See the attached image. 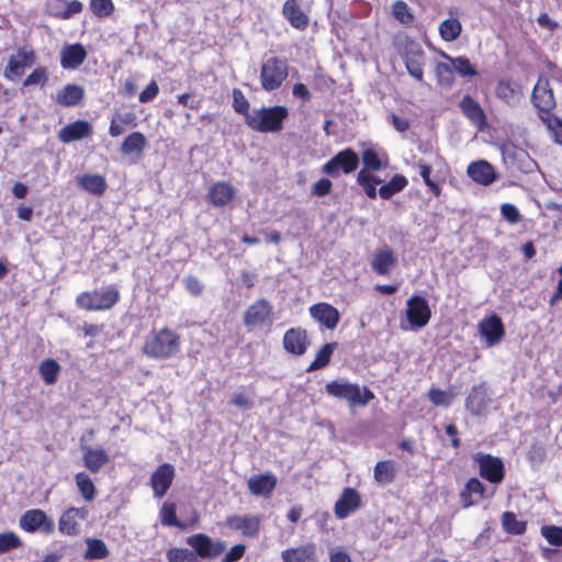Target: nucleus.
I'll return each mask as SVG.
<instances>
[{
    "instance_id": "obj_60",
    "label": "nucleus",
    "mask_w": 562,
    "mask_h": 562,
    "mask_svg": "<svg viewBox=\"0 0 562 562\" xmlns=\"http://www.w3.org/2000/svg\"><path fill=\"white\" fill-rule=\"evenodd\" d=\"M357 183L362 188L366 195L370 199H375L379 191L376 190V187L370 182L369 180V172L366 171H358L356 177Z\"/></svg>"
},
{
    "instance_id": "obj_4",
    "label": "nucleus",
    "mask_w": 562,
    "mask_h": 562,
    "mask_svg": "<svg viewBox=\"0 0 562 562\" xmlns=\"http://www.w3.org/2000/svg\"><path fill=\"white\" fill-rule=\"evenodd\" d=\"M288 116L289 110L283 105L263 106L254 111V116L247 120V126L259 133H278Z\"/></svg>"
},
{
    "instance_id": "obj_25",
    "label": "nucleus",
    "mask_w": 562,
    "mask_h": 562,
    "mask_svg": "<svg viewBox=\"0 0 562 562\" xmlns=\"http://www.w3.org/2000/svg\"><path fill=\"white\" fill-rule=\"evenodd\" d=\"M82 10L83 4L79 0H52L47 3V13L60 20H69Z\"/></svg>"
},
{
    "instance_id": "obj_29",
    "label": "nucleus",
    "mask_w": 562,
    "mask_h": 562,
    "mask_svg": "<svg viewBox=\"0 0 562 562\" xmlns=\"http://www.w3.org/2000/svg\"><path fill=\"white\" fill-rule=\"evenodd\" d=\"M467 173L474 182L482 186H490L497 178L493 166L486 160L471 162L468 166Z\"/></svg>"
},
{
    "instance_id": "obj_19",
    "label": "nucleus",
    "mask_w": 562,
    "mask_h": 562,
    "mask_svg": "<svg viewBox=\"0 0 562 562\" xmlns=\"http://www.w3.org/2000/svg\"><path fill=\"white\" fill-rule=\"evenodd\" d=\"M225 525L229 529L240 531L244 537L257 538L259 536L260 518L256 515H231L226 517Z\"/></svg>"
},
{
    "instance_id": "obj_42",
    "label": "nucleus",
    "mask_w": 562,
    "mask_h": 562,
    "mask_svg": "<svg viewBox=\"0 0 562 562\" xmlns=\"http://www.w3.org/2000/svg\"><path fill=\"white\" fill-rule=\"evenodd\" d=\"M501 521L503 529L509 535L520 536L527 530V521L518 520L513 512H504Z\"/></svg>"
},
{
    "instance_id": "obj_14",
    "label": "nucleus",
    "mask_w": 562,
    "mask_h": 562,
    "mask_svg": "<svg viewBox=\"0 0 562 562\" xmlns=\"http://www.w3.org/2000/svg\"><path fill=\"white\" fill-rule=\"evenodd\" d=\"M273 316V307L266 299H258L248 306L244 314V325L246 327H256L270 322Z\"/></svg>"
},
{
    "instance_id": "obj_16",
    "label": "nucleus",
    "mask_w": 562,
    "mask_h": 562,
    "mask_svg": "<svg viewBox=\"0 0 562 562\" xmlns=\"http://www.w3.org/2000/svg\"><path fill=\"white\" fill-rule=\"evenodd\" d=\"M88 509L85 507H69L63 512L58 519V530L61 535L75 537L78 536L79 522L88 517Z\"/></svg>"
},
{
    "instance_id": "obj_11",
    "label": "nucleus",
    "mask_w": 562,
    "mask_h": 562,
    "mask_svg": "<svg viewBox=\"0 0 562 562\" xmlns=\"http://www.w3.org/2000/svg\"><path fill=\"white\" fill-rule=\"evenodd\" d=\"M406 305V318L411 327L416 329L425 327L431 317L427 300L420 295H413L407 300Z\"/></svg>"
},
{
    "instance_id": "obj_3",
    "label": "nucleus",
    "mask_w": 562,
    "mask_h": 562,
    "mask_svg": "<svg viewBox=\"0 0 562 562\" xmlns=\"http://www.w3.org/2000/svg\"><path fill=\"white\" fill-rule=\"evenodd\" d=\"M531 102L538 110L539 119L550 132L562 124V119L552 113L557 103L548 78L539 77L532 90Z\"/></svg>"
},
{
    "instance_id": "obj_22",
    "label": "nucleus",
    "mask_w": 562,
    "mask_h": 562,
    "mask_svg": "<svg viewBox=\"0 0 562 562\" xmlns=\"http://www.w3.org/2000/svg\"><path fill=\"white\" fill-rule=\"evenodd\" d=\"M93 133L92 124L86 120H77L65 125L58 131V139L64 144L81 140L91 136Z\"/></svg>"
},
{
    "instance_id": "obj_17",
    "label": "nucleus",
    "mask_w": 562,
    "mask_h": 562,
    "mask_svg": "<svg viewBox=\"0 0 562 562\" xmlns=\"http://www.w3.org/2000/svg\"><path fill=\"white\" fill-rule=\"evenodd\" d=\"M175 475V467L171 463H162L154 471L150 476V486L156 497L161 498L167 494Z\"/></svg>"
},
{
    "instance_id": "obj_48",
    "label": "nucleus",
    "mask_w": 562,
    "mask_h": 562,
    "mask_svg": "<svg viewBox=\"0 0 562 562\" xmlns=\"http://www.w3.org/2000/svg\"><path fill=\"white\" fill-rule=\"evenodd\" d=\"M87 550L85 552L86 560H100L109 555L106 544L100 539H87Z\"/></svg>"
},
{
    "instance_id": "obj_54",
    "label": "nucleus",
    "mask_w": 562,
    "mask_h": 562,
    "mask_svg": "<svg viewBox=\"0 0 562 562\" xmlns=\"http://www.w3.org/2000/svg\"><path fill=\"white\" fill-rule=\"evenodd\" d=\"M22 544L21 538L15 532L5 531L0 533V554L19 549Z\"/></svg>"
},
{
    "instance_id": "obj_39",
    "label": "nucleus",
    "mask_w": 562,
    "mask_h": 562,
    "mask_svg": "<svg viewBox=\"0 0 562 562\" xmlns=\"http://www.w3.org/2000/svg\"><path fill=\"white\" fill-rule=\"evenodd\" d=\"M147 145V139L142 132L135 131L128 134L121 144L124 155L140 154Z\"/></svg>"
},
{
    "instance_id": "obj_53",
    "label": "nucleus",
    "mask_w": 562,
    "mask_h": 562,
    "mask_svg": "<svg viewBox=\"0 0 562 562\" xmlns=\"http://www.w3.org/2000/svg\"><path fill=\"white\" fill-rule=\"evenodd\" d=\"M233 108L238 114H241L244 116L246 124L247 120L254 116V112L250 113L249 111V101L246 99L243 91L239 89L233 90Z\"/></svg>"
},
{
    "instance_id": "obj_30",
    "label": "nucleus",
    "mask_w": 562,
    "mask_h": 562,
    "mask_svg": "<svg viewBox=\"0 0 562 562\" xmlns=\"http://www.w3.org/2000/svg\"><path fill=\"white\" fill-rule=\"evenodd\" d=\"M87 58V52L80 43L66 45L60 52V66L64 69H77Z\"/></svg>"
},
{
    "instance_id": "obj_10",
    "label": "nucleus",
    "mask_w": 562,
    "mask_h": 562,
    "mask_svg": "<svg viewBox=\"0 0 562 562\" xmlns=\"http://www.w3.org/2000/svg\"><path fill=\"white\" fill-rule=\"evenodd\" d=\"M474 461L482 479L492 484H499L505 479V465L501 458L488 453H477Z\"/></svg>"
},
{
    "instance_id": "obj_21",
    "label": "nucleus",
    "mask_w": 562,
    "mask_h": 562,
    "mask_svg": "<svg viewBox=\"0 0 562 562\" xmlns=\"http://www.w3.org/2000/svg\"><path fill=\"white\" fill-rule=\"evenodd\" d=\"M310 315L327 329H335L339 323L340 314L338 310L329 303L319 302L310 307Z\"/></svg>"
},
{
    "instance_id": "obj_62",
    "label": "nucleus",
    "mask_w": 562,
    "mask_h": 562,
    "mask_svg": "<svg viewBox=\"0 0 562 562\" xmlns=\"http://www.w3.org/2000/svg\"><path fill=\"white\" fill-rule=\"evenodd\" d=\"M333 183L327 178H321L312 187V193L316 196H325L330 193Z\"/></svg>"
},
{
    "instance_id": "obj_23",
    "label": "nucleus",
    "mask_w": 562,
    "mask_h": 562,
    "mask_svg": "<svg viewBox=\"0 0 562 562\" xmlns=\"http://www.w3.org/2000/svg\"><path fill=\"white\" fill-rule=\"evenodd\" d=\"M277 476L273 473L267 472L251 475L247 485L252 495L268 498L277 487Z\"/></svg>"
},
{
    "instance_id": "obj_52",
    "label": "nucleus",
    "mask_w": 562,
    "mask_h": 562,
    "mask_svg": "<svg viewBox=\"0 0 562 562\" xmlns=\"http://www.w3.org/2000/svg\"><path fill=\"white\" fill-rule=\"evenodd\" d=\"M393 16L404 25H412L415 18L408 4L403 0H396L392 4Z\"/></svg>"
},
{
    "instance_id": "obj_18",
    "label": "nucleus",
    "mask_w": 562,
    "mask_h": 562,
    "mask_svg": "<svg viewBox=\"0 0 562 562\" xmlns=\"http://www.w3.org/2000/svg\"><path fill=\"white\" fill-rule=\"evenodd\" d=\"M283 348L288 353L293 356H303L308 347L310 340L305 329L301 327H293L288 329L283 336Z\"/></svg>"
},
{
    "instance_id": "obj_38",
    "label": "nucleus",
    "mask_w": 562,
    "mask_h": 562,
    "mask_svg": "<svg viewBox=\"0 0 562 562\" xmlns=\"http://www.w3.org/2000/svg\"><path fill=\"white\" fill-rule=\"evenodd\" d=\"M137 125V119L134 113H116L112 116L110 126H109V134L112 137H117L124 133V127H135Z\"/></svg>"
},
{
    "instance_id": "obj_24",
    "label": "nucleus",
    "mask_w": 562,
    "mask_h": 562,
    "mask_svg": "<svg viewBox=\"0 0 562 562\" xmlns=\"http://www.w3.org/2000/svg\"><path fill=\"white\" fill-rule=\"evenodd\" d=\"M282 15L297 31H305L310 25V18L297 0H285L282 5Z\"/></svg>"
},
{
    "instance_id": "obj_32",
    "label": "nucleus",
    "mask_w": 562,
    "mask_h": 562,
    "mask_svg": "<svg viewBox=\"0 0 562 562\" xmlns=\"http://www.w3.org/2000/svg\"><path fill=\"white\" fill-rule=\"evenodd\" d=\"M315 555L316 546L313 542L288 548L281 552L283 562H315Z\"/></svg>"
},
{
    "instance_id": "obj_33",
    "label": "nucleus",
    "mask_w": 562,
    "mask_h": 562,
    "mask_svg": "<svg viewBox=\"0 0 562 562\" xmlns=\"http://www.w3.org/2000/svg\"><path fill=\"white\" fill-rule=\"evenodd\" d=\"M459 106L464 116L468 117L477 127L482 128L486 124V115L482 106L471 95H464L461 99Z\"/></svg>"
},
{
    "instance_id": "obj_63",
    "label": "nucleus",
    "mask_w": 562,
    "mask_h": 562,
    "mask_svg": "<svg viewBox=\"0 0 562 562\" xmlns=\"http://www.w3.org/2000/svg\"><path fill=\"white\" fill-rule=\"evenodd\" d=\"M159 93V87L155 80L150 81L148 86L139 93V102L147 103L154 100Z\"/></svg>"
},
{
    "instance_id": "obj_1",
    "label": "nucleus",
    "mask_w": 562,
    "mask_h": 562,
    "mask_svg": "<svg viewBox=\"0 0 562 562\" xmlns=\"http://www.w3.org/2000/svg\"><path fill=\"white\" fill-rule=\"evenodd\" d=\"M186 542L193 550L172 547L166 552L168 562H199V558L214 560L226 549V543L223 540L213 541L210 536L202 532L188 537Z\"/></svg>"
},
{
    "instance_id": "obj_20",
    "label": "nucleus",
    "mask_w": 562,
    "mask_h": 562,
    "mask_svg": "<svg viewBox=\"0 0 562 562\" xmlns=\"http://www.w3.org/2000/svg\"><path fill=\"white\" fill-rule=\"evenodd\" d=\"M479 330L488 346L497 345L505 336L504 324L496 314L483 318L479 324Z\"/></svg>"
},
{
    "instance_id": "obj_61",
    "label": "nucleus",
    "mask_w": 562,
    "mask_h": 562,
    "mask_svg": "<svg viewBox=\"0 0 562 562\" xmlns=\"http://www.w3.org/2000/svg\"><path fill=\"white\" fill-rule=\"evenodd\" d=\"M501 214L509 224H517L521 221V214L519 210L512 203L502 204Z\"/></svg>"
},
{
    "instance_id": "obj_8",
    "label": "nucleus",
    "mask_w": 562,
    "mask_h": 562,
    "mask_svg": "<svg viewBox=\"0 0 562 562\" xmlns=\"http://www.w3.org/2000/svg\"><path fill=\"white\" fill-rule=\"evenodd\" d=\"M359 156L352 148H345L334 155L322 167V172L328 177L337 178L340 173L349 175L359 167Z\"/></svg>"
},
{
    "instance_id": "obj_43",
    "label": "nucleus",
    "mask_w": 562,
    "mask_h": 562,
    "mask_svg": "<svg viewBox=\"0 0 562 562\" xmlns=\"http://www.w3.org/2000/svg\"><path fill=\"white\" fill-rule=\"evenodd\" d=\"M440 55L452 64L453 70H456L461 77H475L479 75L477 70L467 56L452 58L445 52H441Z\"/></svg>"
},
{
    "instance_id": "obj_40",
    "label": "nucleus",
    "mask_w": 562,
    "mask_h": 562,
    "mask_svg": "<svg viewBox=\"0 0 562 562\" xmlns=\"http://www.w3.org/2000/svg\"><path fill=\"white\" fill-rule=\"evenodd\" d=\"M337 348V342H326L317 351L315 359L306 368V372H313L327 367L331 360V356Z\"/></svg>"
},
{
    "instance_id": "obj_27",
    "label": "nucleus",
    "mask_w": 562,
    "mask_h": 562,
    "mask_svg": "<svg viewBox=\"0 0 562 562\" xmlns=\"http://www.w3.org/2000/svg\"><path fill=\"white\" fill-rule=\"evenodd\" d=\"M85 99L83 87L76 83H66L57 90L54 101L65 108H74L79 105Z\"/></svg>"
},
{
    "instance_id": "obj_7",
    "label": "nucleus",
    "mask_w": 562,
    "mask_h": 562,
    "mask_svg": "<svg viewBox=\"0 0 562 562\" xmlns=\"http://www.w3.org/2000/svg\"><path fill=\"white\" fill-rule=\"evenodd\" d=\"M325 390L330 396L347 400L352 406H366L374 398V394L369 389L361 390L358 384L348 382L330 381L326 384Z\"/></svg>"
},
{
    "instance_id": "obj_59",
    "label": "nucleus",
    "mask_w": 562,
    "mask_h": 562,
    "mask_svg": "<svg viewBox=\"0 0 562 562\" xmlns=\"http://www.w3.org/2000/svg\"><path fill=\"white\" fill-rule=\"evenodd\" d=\"M453 395L438 387H431L428 391L429 401L436 406H448Z\"/></svg>"
},
{
    "instance_id": "obj_51",
    "label": "nucleus",
    "mask_w": 562,
    "mask_h": 562,
    "mask_svg": "<svg viewBox=\"0 0 562 562\" xmlns=\"http://www.w3.org/2000/svg\"><path fill=\"white\" fill-rule=\"evenodd\" d=\"M417 168H418L420 177L424 180V183L427 186L429 191L434 194V196L440 198V195L442 193V189L438 182H436L435 180L431 179V166H429L428 164H426L424 161H419L417 164Z\"/></svg>"
},
{
    "instance_id": "obj_9",
    "label": "nucleus",
    "mask_w": 562,
    "mask_h": 562,
    "mask_svg": "<svg viewBox=\"0 0 562 562\" xmlns=\"http://www.w3.org/2000/svg\"><path fill=\"white\" fill-rule=\"evenodd\" d=\"M20 528L27 533H35L37 531L43 535L49 536L55 531V522L45 510L40 508H32L25 510L19 519Z\"/></svg>"
},
{
    "instance_id": "obj_15",
    "label": "nucleus",
    "mask_w": 562,
    "mask_h": 562,
    "mask_svg": "<svg viewBox=\"0 0 562 562\" xmlns=\"http://www.w3.org/2000/svg\"><path fill=\"white\" fill-rule=\"evenodd\" d=\"M35 59L36 55L32 48H19L16 55L9 58L3 76L9 80L21 77L23 69L31 67L35 63Z\"/></svg>"
},
{
    "instance_id": "obj_58",
    "label": "nucleus",
    "mask_w": 562,
    "mask_h": 562,
    "mask_svg": "<svg viewBox=\"0 0 562 562\" xmlns=\"http://www.w3.org/2000/svg\"><path fill=\"white\" fill-rule=\"evenodd\" d=\"M541 535L551 546L562 547V527L543 526L541 527Z\"/></svg>"
},
{
    "instance_id": "obj_64",
    "label": "nucleus",
    "mask_w": 562,
    "mask_h": 562,
    "mask_svg": "<svg viewBox=\"0 0 562 562\" xmlns=\"http://www.w3.org/2000/svg\"><path fill=\"white\" fill-rule=\"evenodd\" d=\"M245 551H246V547L244 544H241V543L235 544L224 555L222 562H237L244 557Z\"/></svg>"
},
{
    "instance_id": "obj_36",
    "label": "nucleus",
    "mask_w": 562,
    "mask_h": 562,
    "mask_svg": "<svg viewBox=\"0 0 562 562\" xmlns=\"http://www.w3.org/2000/svg\"><path fill=\"white\" fill-rule=\"evenodd\" d=\"M78 184L87 192L100 196L106 188V180L102 175L85 173L78 178Z\"/></svg>"
},
{
    "instance_id": "obj_41",
    "label": "nucleus",
    "mask_w": 562,
    "mask_h": 562,
    "mask_svg": "<svg viewBox=\"0 0 562 562\" xmlns=\"http://www.w3.org/2000/svg\"><path fill=\"white\" fill-rule=\"evenodd\" d=\"M408 184V181L405 176L396 173L394 175L389 182L382 184L379 189V195L383 200L391 199L394 194L403 191Z\"/></svg>"
},
{
    "instance_id": "obj_57",
    "label": "nucleus",
    "mask_w": 562,
    "mask_h": 562,
    "mask_svg": "<svg viewBox=\"0 0 562 562\" xmlns=\"http://www.w3.org/2000/svg\"><path fill=\"white\" fill-rule=\"evenodd\" d=\"M48 81L47 69L44 66H38L32 70V72L24 79L23 86L41 85L45 86Z\"/></svg>"
},
{
    "instance_id": "obj_46",
    "label": "nucleus",
    "mask_w": 562,
    "mask_h": 562,
    "mask_svg": "<svg viewBox=\"0 0 562 562\" xmlns=\"http://www.w3.org/2000/svg\"><path fill=\"white\" fill-rule=\"evenodd\" d=\"M38 371L44 383L46 385H53L58 379L60 366L56 360L47 358L40 363Z\"/></svg>"
},
{
    "instance_id": "obj_56",
    "label": "nucleus",
    "mask_w": 562,
    "mask_h": 562,
    "mask_svg": "<svg viewBox=\"0 0 562 562\" xmlns=\"http://www.w3.org/2000/svg\"><path fill=\"white\" fill-rule=\"evenodd\" d=\"M496 97L507 103L512 102L516 97V89L510 80H499L496 89Z\"/></svg>"
},
{
    "instance_id": "obj_49",
    "label": "nucleus",
    "mask_w": 562,
    "mask_h": 562,
    "mask_svg": "<svg viewBox=\"0 0 562 562\" xmlns=\"http://www.w3.org/2000/svg\"><path fill=\"white\" fill-rule=\"evenodd\" d=\"M160 521L164 526L184 528L177 517V507L175 503H164L160 509Z\"/></svg>"
},
{
    "instance_id": "obj_44",
    "label": "nucleus",
    "mask_w": 562,
    "mask_h": 562,
    "mask_svg": "<svg viewBox=\"0 0 562 562\" xmlns=\"http://www.w3.org/2000/svg\"><path fill=\"white\" fill-rule=\"evenodd\" d=\"M462 32L461 22L457 18H449L439 24V34L445 42L456 41Z\"/></svg>"
},
{
    "instance_id": "obj_2",
    "label": "nucleus",
    "mask_w": 562,
    "mask_h": 562,
    "mask_svg": "<svg viewBox=\"0 0 562 562\" xmlns=\"http://www.w3.org/2000/svg\"><path fill=\"white\" fill-rule=\"evenodd\" d=\"M181 348V338L175 330L164 327L151 330L144 341L142 351L151 359H169L175 357Z\"/></svg>"
},
{
    "instance_id": "obj_26",
    "label": "nucleus",
    "mask_w": 562,
    "mask_h": 562,
    "mask_svg": "<svg viewBox=\"0 0 562 562\" xmlns=\"http://www.w3.org/2000/svg\"><path fill=\"white\" fill-rule=\"evenodd\" d=\"M486 497V487L477 477H470L460 492V501L464 508L474 506Z\"/></svg>"
},
{
    "instance_id": "obj_31",
    "label": "nucleus",
    "mask_w": 562,
    "mask_h": 562,
    "mask_svg": "<svg viewBox=\"0 0 562 562\" xmlns=\"http://www.w3.org/2000/svg\"><path fill=\"white\" fill-rule=\"evenodd\" d=\"M396 262L397 258L394 251L385 247L374 251L371 259V268L376 274L387 276Z\"/></svg>"
},
{
    "instance_id": "obj_45",
    "label": "nucleus",
    "mask_w": 562,
    "mask_h": 562,
    "mask_svg": "<svg viewBox=\"0 0 562 562\" xmlns=\"http://www.w3.org/2000/svg\"><path fill=\"white\" fill-rule=\"evenodd\" d=\"M373 475L374 480L380 484H389L393 482L396 475L394 462L390 460L376 462Z\"/></svg>"
},
{
    "instance_id": "obj_35",
    "label": "nucleus",
    "mask_w": 562,
    "mask_h": 562,
    "mask_svg": "<svg viewBox=\"0 0 562 562\" xmlns=\"http://www.w3.org/2000/svg\"><path fill=\"white\" fill-rule=\"evenodd\" d=\"M487 405V393L484 384L473 385L465 400V408L472 415H481Z\"/></svg>"
},
{
    "instance_id": "obj_5",
    "label": "nucleus",
    "mask_w": 562,
    "mask_h": 562,
    "mask_svg": "<svg viewBox=\"0 0 562 562\" xmlns=\"http://www.w3.org/2000/svg\"><path fill=\"white\" fill-rule=\"evenodd\" d=\"M121 294L115 285H110L103 291H83L76 296L78 308L87 312L109 311L120 301Z\"/></svg>"
},
{
    "instance_id": "obj_50",
    "label": "nucleus",
    "mask_w": 562,
    "mask_h": 562,
    "mask_svg": "<svg viewBox=\"0 0 562 562\" xmlns=\"http://www.w3.org/2000/svg\"><path fill=\"white\" fill-rule=\"evenodd\" d=\"M89 8L93 15L100 20L110 18L115 11L112 0H90Z\"/></svg>"
},
{
    "instance_id": "obj_6",
    "label": "nucleus",
    "mask_w": 562,
    "mask_h": 562,
    "mask_svg": "<svg viewBox=\"0 0 562 562\" xmlns=\"http://www.w3.org/2000/svg\"><path fill=\"white\" fill-rule=\"evenodd\" d=\"M289 76V65L285 58L278 56L269 57L260 68L261 88L271 92L282 87Z\"/></svg>"
},
{
    "instance_id": "obj_55",
    "label": "nucleus",
    "mask_w": 562,
    "mask_h": 562,
    "mask_svg": "<svg viewBox=\"0 0 562 562\" xmlns=\"http://www.w3.org/2000/svg\"><path fill=\"white\" fill-rule=\"evenodd\" d=\"M435 75L438 83L450 87L453 83V66L448 63H437Z\"/></svg>"
},
{
    "instance_id": "obj_13",
    "label": "nucleus",
    "mask_w": 562,
    "mask_h": 562,
    "mask_svg": "<svg viewBox=\"0 0 562 562\" xmlns=\"http://www.w3.org/2000/svg\"><path fill=\"white\" fill-rule=\"evenodd\" d=\"M361 507L360 493L353 487H345L334 505V514L338 519H346Z\"/></svg>"
},
{
    "instance_id": "obj_37",
    "label": "nucleus",
    "mask_w": 562,
    "mask_h": 562,
    "mask_svg": "<svg viewBox=\"0 0 562 562\" xmlns=\"http://www.w3.org/2000/svg\"><path fill=\"white\" fill-rule=\"evenodd\" d=\"M362 168L359 171L374 172L384 168L387 164V155L381 157L373 148H367L361 154Z\"/></svg>"
},
{
    "instance_id": "obj_28",
    "label": "nucleus",
    "mask_w": 562,
    "mask_h": 562,
    "mask_svg": "<svg viewBox=\"0 0 562 562\" xmlns=\"http://www.w3.org/2000/svg\"><path fill=\"white\" fill-rule=\"evenodd\" d=\"M235 195L236 190L229 182L218 181L210 188L207 200L212 205L222 207L232 202Z\"/></svg>"
},
{
    "instance_id": "obj_12",
    "label": "nucleus",
    "mask_w": 562,
    "mask_h": 562,
    "mask_svg": "<svg viewBox=\"0 0 562 562\" xmlns=\"http://www.w3.org/2000/svg\"><path fill=\"white\" fill-rule=\"evenodd\" d=\"M425 59V52L419 44L411 42L406 45L403 60L407 72L418 82H424Z\"/></svg>"
},
{
    "instance_id": "obj_47",
    "label": "nucleus",
    "mask_w": 562,
    "mask_h": 562,
    "mask_svg": "<svg viewBox=\"0 0 562 562\" xmlns=\"http://www.w3.org/2000/svg\"><path fill=\"white\" fill-rule=\"evenodd\" d=\"M76 485L81 494V496L91 502L94 499L97 495V488L86 472H79L75 475Z\"/></svg>"
},
{
    "instance_id": "obj_34",
    "label": "nucleus",
    "mask_w": 562,
    "mask_h": 562,
    "mask_svg": "<svg viewBox=\"0 0 562 562\" xmlns=\"http://www.w3.org/2000/svg\"><path fill=\"white\" fill-rule=\"evenodd\" d=\"M82 461L91 473H98L110 461V457L103 448H82Z\"/></svg>"
}]
</instances>
